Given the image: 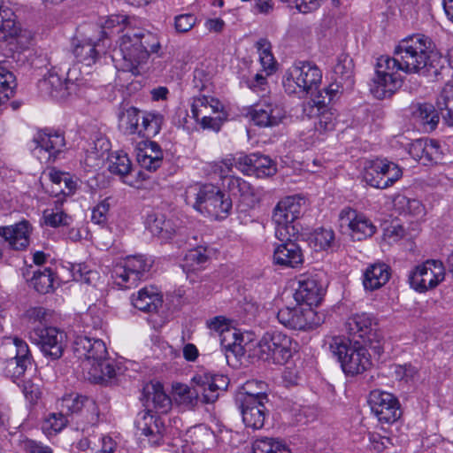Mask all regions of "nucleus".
Returning a JSON list of instances; mask_svg holds the SVG:
<instances>
[{
  "instance_id": "nucleus-17",
  "label": "nucleus",
  "mask_w": 453,
  "mask_h": 453,
  "mask_svg": "<svg viewBox=\"0 0 453 453\" xmlns=\"http://www.w3.org/2000/svg\"><path fill=\"white\" fill-rule=\"evenodd\" d=\"M255 125L261 127L278 126L286 117V111L272 97H262L250 111Z\"/></svg>"
},
{
  "instance_id": "nucleus-61",
  "label": "nucleus",
  "mask_w": 453,
  "mask_h": 453,
  "mask_svg": "<svg viewBox=\"0 0 453 453\" xmlns=\"http://www.w3.org/2000/svg\"><path fill=\"white\" fill-rule=\"evenodd\" d=\"M314 242L316 246L321 250L330 248L334 240V233L331 229L321 228L314 233Z\"/></svg>"
},
{
  "instance_id": "nucleus-62",
  "label": "nucleus",
  "mask_w": 453,
  "mask_h": 453,
  "mask_svg": "<svg viewBox=\"0 0 453 453\" xmlns=\"http://www.w3.org/2000/svg\"><path fill=\"white\" fill-rule=\"evenodd\" d=\"M110 209V203L107 199L98 203L93 209L91 213V221L97 225L106 223L107 215Z\"/></svg>"
},
{
  "instance_id": "nucleus-58",
  "label": "nucleus",
  "mask_w": 453,
  "mask_h": 453,
  "mask_svg": "<svg viewBox=\"0 0 453 453\" xmlns=\"http://www.w3.org/2000/svg\"><path fill=\"white\" fill-rule=\"evenodd\" d=\"M106 30H116L117 33H125L129 27L128 17L120 14H112L108 17L104 26Z\"/></svg>"
},
{
  "instance_id": "nucleus-40",
  "label": "nucleus",
  "mask_w": 453,
  "mask_h": 453,
  "mask_svg": "<svg viewBox=\"0 0 453 453\" xmlns=\"http://www.w3.org/2000/svg\"><path fill=\"white\" fill-rule=\"evenodd\" d=\"M223 110L222 104L214 97L200 96L194 97L191 104V112L196 121L204 116L219 113Z\"/></svg>"
},
{
  "instance_id": "nucleus-11",
  "label": "nucleus",
  "mask_w": 453,
  "mask_h": 453,
  "mask_svg": "<svg viewBox=\"0 0 453 453\" xmlns=\"http://www.w3.org/2000/svg\"><path fill=\"white\" fill-rule=\"evenodd\" d=\"M445 278L441 261L430 259L417 265L409 274L410 286L419 293L435 288Z\"/></svg>"
},
{
  "instance_id": "nucleus-60",
  "label": "nucleus",
  "mask_w": 453,
  "mask_h": 453,
  "mask_svg": "<svg viewBox=\"0 0 453 453\" xmlns=\"http://www.w3.org/2000/svg\"><path fill=\"white\" fill-rule=\"evenodd\" d=\"M236 159L237 157H226L219 162H214L211 165V170L220 179L227 182V179L230 177L228 173L232 172L234 165L236 167Z\"/></svg>"
},
{
  "instance_id": "nucleus-56",
  "label": "nucleus",
  "mask_w": 453,
  "mask_h": 453,
  "mask_svg": "<svg viewBox=\"0 0 453 453\" xmlns=\"http://www.w3.org/2000/svg\"><path fill=\"white\" fill-rule=\"evenodd\" d=\"M67 424L66 416L59 413H50L42 425V430L49 435L60 432Z\"/></svg>"
},
{
  "instance_id": "nucleus-32",
  "label": "nucleus",
  "mask_w": 453,
  "mask_h": 453,
  "mask_svg": "<svg viewBox=\"0 0 453 453\" xmlns=\"http://www.w3.org/2000/svg\"><path fill=\"white\" fill-rule=\"evenodd\" d=\"M140 165L150 172L157 170L163 162V151L160 146L152 141H145L137 152Z\"/></svg>"
},
{
  "instance_id": "nucleus-22",
  "label": "nucleus",
  "mask_w": 453,
  "mask_h": 453,
  "mask_svg": "<svg viewBox=\"0 0 453 453\" xmlns=\"http://www.w3.org/2000/svg\"><path fill=\"white\" fill-rule=\"evenodd\" d=\"M345 326L348 333L361 339L364 344H372L375 339L376 323L371 314H353L347 319Z\"/></svg>"
},
{
  "instance_id": "nucleus-45",
  "label": "nucleus",
  "mask_w": 453,
  "mask_h": 453,
  "mask_svg": "<svg viewBox=\"0 0 453 453\" xmlns=\"http://www.w3.org/2000/svg\"><path fill=\"white\" fill-rule=\"evenodd\" d=\"M377 165L381 167L380 176L384 180V187L389 188L403 176L402 168L388 158H376Z\"/></svg>"
},
{
  "instance_id": "nucleus-50",
  "label": "nucleus",
  "mask_w": 453,
  "mask_h": 453,
  "mask_svg": "<svg viewBox=\"0 0 453 453\" xmlns=\"http://www.w3.org/2000/svg\"><path fill=\"white\" fill-rule=\"evenodd\" d=\"M35 289L41 294H46L53 288V273L51 269L44 268L43 271H36L31 279Z\"/></svg>"
},
{
  "instance_id": "nucleus-28",
  "label": "nucleus",
  "mask_w": 453,
  "mask_h": 453,
  "mask_svg": "<svg viewBox=\"0 0 453 453\" xmlns=\"http://www.w3.org/2000/svg\"><path fill=\"white\" fill-rule=\"evenodd\" d=\"M178 219L168 218L160 212L151 213L147 218L148 227L152 234L167 241L172 239L179 228Z\"/></svg>"
},
{
  "instance_id": "nucleus-39",
  "label": "nucleus",
  "mask_w": 453,
  "mask_h": 453,
  "mask_svg": "<svg viewBox=\"0 0 453 453\" xmlns=\"http://www.w3.org/2000/svg\"><path fill=\"white\" fill-rule=\"evenodd\" d=\"M354 65L347 56L340 57L334 67L332 79L343 86L345 89H352L355 81L353 74Z\"/></svg>"
},
{
  "instance_id": "nucleus-18",
  "label": "nucleus",
  "mask_w": 453,
  "mask_h": 453,
  "mask_svg": "<svg viewBox=\"0 0 453 453\" xmlns=\"http://www.w3.org/2000/svg\"><path fill=\"white\" fill-rule=\"evenodd\" d=\"M34 150L40 158L54 162L65 148L63 133L50 130L38 131L33 137Z\"/></svg>"
},
{
  "instance_id": "nucleus-24",
  "label": "nucleus",
  "mask_w": 453,
  "mask_h": 453,
  "mask_svg": "<svg viewBox=\"0 0 453 453\" xmlns=\"http://www.w3.org/2000/svg\"><path fill=\"white\" fill-rule=\"evenodd\" d=\"M193 382L197 385L205 403H214L219 398V391L226 390L228 385L226 377L208 373L196 375Z\"/></svg>"
},
{
  "instance_id": "nucleus-1",
  "label": "nucleus",
  "mask_w": 453,
  "mask_h": 453,
  "mask_svg": "<svg viewBox=\"0 0 453 453\" xmlns=\"http://www.w3.org/2000/svg\"><path fill=\"white\" fill-rule=\"evenodd\" d=\"M394 51L407 74L417 73L426 77L436 78L441 68L435 63L433 55V42L424 35L416 34L401 40Z\"/></svg>"
},
{
  "instance_id": "nucleus-47",
  "label": "nucleus",
  "mask_w": 453,
  "mask_h": 453,
  "mask_svg": "<svg viewBox=\"0 0 453 453\" xmlns=\"http://www.w3.org/2000/svg\"><path fill=\"white\" fill-rule=\"evenodd\" d=\"M88 401V397L79 395L78 393L65 395L59 403L60 411L65 416L77 413L81 411L85 403Z\"/></svg>"
},
{
  "instance_id": "nucleus-42",
  "label": "nucleus",
  "mask_w": 453,
  "mask_h": 453,
  "mask_svg": "<svg viewBox=\"0 0 453 453\" xmlns=\"http://www.w3.org/2000/svg\"><path fill=\"white\" fill-rule=\"evenodd\" d=\"M115 366L107 360L103 359L88 370V380L94 383H105L115 377Z\"/></svg>"
},
{
  "instance_id": "nucleus-34",
  "label": "nucleus",
  "mask_w": 453,
  "mask_h": 453,
  "mask_svg": "<svg viewBox=\"0 0 453 453\" xmlns=\"http://www.w3.org/2000/svg\"><path fill=\"white\" fill-rule=\"evenodd\" d=\"M134 426L142 434L152 437V441L155 443L162 439L163 423L150 411H143L139 412L136 416Z\"/></svg>"
},
{
  "instance_id": "nucleus-15",
  "label": "nucleus",
  "mask_w": 453,
  "mask_h": 453,
  "mask_svg": "<svg viewBox=\"0 0 453 453\" xmlns=\"http://www.w3.org/2000/svg\"><path fill=\"white\" fill-rule=\"evenodd\" d=\"M368 403L380 423L392 424L402 416L400 403L391 393L372 390L369 395Z\"/></svg>"
},
{
  "instance_id": "nucleus-27",
  "label": "nucleus",
  "mask_w": 453,
  "mask_h": 453,
  "mask_svg": "<svg viewBox=\"0 0 453 453\" xmlns=\"http://www.w3.org/2000/svg\"><path fill=\"white\" fill-rule=\"evenodd\" d=\"M133 306L143 312H157L163 304L162 294L153 286L144 287L131 296Z\"/></svg>"
},
{
  "instance_id": "nucleus-2",
  "label": "nucleus",
  "mask_w": 453,
  "mask_h": 453,
  "mask_svg": "<svg viewBox=\"0 0 453 453\" xmlns=\"http://www.w3.org/2000/svg\"><path fill=\"white\" fill-rule=\"evenodd\" d=\"M159 48L160 43L153 34L141 28H127L119 39L124 68L134 73L141 64L146 62L150 53L157 52Z\"/></svg>"
},
{
  "instance_id": "nucleus-59",
  "label": "nucleus",
  "mask_w": 453,
  "mask_h": 453,
  "mask_svg": "<svg viewBox=\"0 0 453 453\" xmlns=\"http://www.w3.org/2000/svg\"><path fill=\"white\" fill-rule=\"evenodd\" d=\"M208 258L207 248L203 246L189 250L185 256L186 264L189 266L201 265L207 262Z\"/></svg>"
},
{
  "instance_id": "nucleus-26",
  "label": "nucleus",
  "mask_w": 453,
  "mask_h": 453,
  "mask_svg": "<svg viewBox=\"0 0 453 453\" xmlns=\"http://www.w3.org/2000/svg\"><path fill=\"white\" fill-rule=\"evenodd\" d=\"M32 226L27 220H22L12 226H1L0 236L13 250H22L29 245Z\"/></svg>"
},
{
  "instance_id": "nucleus-5",
  "label": "nucleus",
  "mask_w": 453,
  "mask_h": 453,
  "mask_svg": "<svg viewBox=\"0 0 453 453\" xmlns=\"http://www.w3.org/2000/svg\"><path fill=\"white\" fill-rule=\"evenodd\" d=\"M358 341L351 343L342 337H334L329 348L334 356L337 357L346 374L357 375L366 371L372 365L370 354Z\"/></svg>"
},
{
  "instance_id": "nucleus-54",
  "label": "nucleus",
  "mask_w": 453,
  "mask_h": 453,
  "mask_svg": "<svg viewBox=\"0 0 453 453\" xmlns=\"http://www.w3.org/2000/svg\"><path fill=\"white\" fill-rule=\"evenodd\" d=\"M329 95H326L324 90L318 91L313 97L303 105V111L307 116H311L314 111H319L324 109H330L328 104L332 102Z\"/></svg>"
},
{
  "instance_id": "nucleus-46",
  "label": "nucleus",
  "mask_w": 453,
  "mask_h": 453,
  "mask_svg": "<svg viewBox=\"0 0 453 453\" xmlns=\"http://www.w3.org/2000/svg\"><path fill=\"white\" fill-rule=\"evenodd\" d=\"M253 453H291L288 446L274 438H260L253 443Z\"/></svg>"
},
{
  "instance_id": "nucleus-14",
  "label": "nucleus",
  "mask_w": 453,
  "mask_h": 453,
  "mask_svg": "<svg viewBox=\"0 0 453 453\" xmlns=\"http://www.w3.org/2000/svg\"><path fill=\"white\" fill-rule=\"evenodd\" d=\"M277 319L284 326L293 330L307 331L319 326L322 318L312 308L285 307L277 313Z\"/></svg>"
},
{
  "instance_id": "nucleus-48",
  "label": "nucleus",
  "mask_w": 453,
  "mask_h": 453,
  "mask_svg": "<svg viewBox=\"0 0 453 453\" xmlns=\"http://www.w3.org/2000/svg\"><path fill=\"white\" fill-rule=\"evenodd\" d=\"M175 395H177L176 400L180 404L189 409L195 407L197 404L201 395L200 390L196 384H195V386L192 388L185 385H180L175 388Z\"/></svg>"
},
{
  "instance_id": "nucleus-7",
  "label": "nucleus",
  "mask_w": 453,
  "mask_h": 453,
  "mask_svg": "<svg viewBox=\"0 0 453 453\" xmlns=\"http://www.w3.org/2000/svg\"><path fill=\"white\" fill-rule=\"evenodd\" d=\"M296 350V342L287 334L279 331L264 334L257 345V356L259 359L273 364L287 363Z\"/></svg>"
},
{
  "instance_id": "nucleus-38",
  "label": "nucleus",
  "mask_w": 453,
  "mask_h": 453,
  "mask_svg": "<svg viewBox=\"0 0 453 453\" xmlns=\"http://www.w3.org/2000/svg\"><path fill=\"white\" fill-rule=\"evenodd\" d=\"M147 405L152 406L162 412L166 411L171 407V399L163 390V386L159 382H151L143 388Z\"/></svg>"
},
{
  "instance_id": "nucleus-43",
  "label": "nucleus",
  "mask_w": 453,
  "mask_h": 453,
  "mask_svg": "<svg viewBox=\"0 0 453 453\" xmlns=\"http://www.w3.org/2000/svg\"><path fill=\"white\" fill-rule=\"evenodd\" d=\"M20 31L15 20L14 13L9 9H3L0 5V41L14 38Z\"/></svg>"
},
{
  "instance_id": "nucleus-29",
  "label": "nucleus",
  "mask_w": 453,
  "mask_h": 453,
  "mask_svg": "<svg viewBox=\"0 0 453 453\" xmlns=\"http://www.w3.org/2000/svg\"><path fill=\"white\" fill-rule=\"evenodd\" d=\"M410 155L424 165L437 163L441 159V151L437 142L428 139H418L411 143Z\"/></svg>"
},
{
  "instance_id": "nucleus-12",
  "label": "nucleus",
  "mask_w": 453,
  "mask_h": 453,
  "mask_svg": "<svg viewBox=\"0 0 453 453\" xmlns=\"http://www.w3.org/2000/svg\"><path fill=\"white\" fill-rule=\"evenodd\" d=\"M65 334L53 326L38 325L30 332V340L36 344L45 357L52 360L60 358L65 349Z\"/></svg>"
},
{
  "instance_id": "nucleus-20",
  "label": "nucleus",
  "mask_w": 453,
  "mask_h": 453,
  "mask_svg": "<svg viewBox=\"0 0 453 453\" xmlns=\"http://www.w3.org/2000/svg\"><path fill=\"white\" fill-rule=\"evenodd\" d=\"M236 168L245 175L257 178L270 177L277 172L276 164L268 156L260 153H241L236 159Z\"/></svg>"
},
{
  "instance_id": "nucleus-36",
  "label": "nucleus",
  "mask_w": 453,
  "mask_h": 453,
  "mask_svg": "<svg viewBox=\"0 0 453 453\" xmlns=\"http://www.w3.org/2000/svg\"><path fill=\"white\" fill-rule=\"evenodd\" d=\"M226 186L233 196L242 198L249 205H254L259 200L254 188L241 177L230 176Z\"/></svg>"
},
{
  "instance_id": "nucleus-51",
  "label": "nucleus",
  "mask_w": 453,
  "mask_h": 453,
  "mask_svg": "<svg viewBox=\"0 0 453 453\" xmlns=\"http://www.w3.org/2000/svg\"><path fill=\"white\" fill-rule=\"evenodd\" d=\"M311 117H316L318 120L315 122V129L320 133L332 131L335 126L336 114L330 109H324L319 111H314Z\"/></svg>"
},
{
  "instance_id": "nucleus-53",
  "label": "nucleus",
  "mask_w": 453,
  "mask_h": 453,
  "mask_svg": "<svg viewBox=\"0 0 453 453\" xmlns=\"http://www.w3.org/2000/svg\"><path fill=\"white\" fill-rule=\"evenodd\" d=\"M15 78L12 73L0 67V105L6 103L13 96Z\"/></svg>"
},
{
  "instance_id": "nucleus-44",
  "label": "nucleus",
  "mask_w": 453,
  "mask_h": 453,
  "mask_svg": "<svg viewBox=\"0 0 453 453\" xmlns=\"http://www.w3.org/2000/svg\"><path fill=\"white\" fill-rule=\"evenodd\" d=\"M259 54V61L266 76L271 75L276 70V60L272 52V44L266 38H260L255 44Z\"/></svg>"
},
{
  "instance_id": "nucleus-55",
  "label": "nucleus",
  "mask_w": 453,
  "mask_h": 453,
  "mask_svg": "<svg viewBox=\"0 0 453 453\" xmlns=\"http://www.w3.org/2000/svg\"><path fill=\"white\" fill-rule=\"evenodd\" d=\"M381 167L377 165L376 159L367 163L363 173L364 180L372 188L385 189L384 180L380 176Z\"/></svg>"
},
{
  "instance_id": "nucleus-10",
  "label": "nucleus",
  "mask_w": 453,
  "mask_h": 453,
  "mask_svg": "<svg viewBox=\"0 0 453 453\" xmlns=\"http://www.w3.org/2000/svg\"><path fill=\"white\" fill-rule=\"evenodd\" d=\"M150 267L151 261L144 256H130L123 263L115 265L112 278L118 286L128 289L136 287Z\"/></svg>"
},
{
  "instance_id": "nucleus-4",
  "label": "nucleus",
  "mask_w": 453,
  "mask_h": 453,
  "mask_svg": "<svg viewBox=\"0 0 453 453\" xmlns=\"http://www.w3.org/2000/svg\"><path fill=\"white\" fill-rule=\"evenodd\" d=\"M400 71L403 72V67L395 51L392 57L383 55L377 58L375 76L370 84V91L374 97H390L402 86Z\"/></svg>"
},
{
  "instance_id": "nucleus-33",
  "label": "nucleus",
  "mask_w": 453,
  "mask_h": 453,
  "mask_svg": "<svg viewBox=\"0 0 453 453\" xmlns=\"http://www.w3.org/2000/svg\"><path fill=\"white\" fill-rule=\"evenodd\" d=\"M268 385L257 380L246 381L238 391L235 402L241 403H256L258 401H268L267 395Z\"/></svg>"
},
{
  "instance_id": "nucleus-41",
  "label": "nucleus",
  "mask_w": 453,
  "mask_h": 453,
  "mask_svg": "<svg viewBox=\"0 0 453 453\" xmlns=\"http://www.w3.org/2000/svg\"><path fill=\"white\" fill-rule=\"evenodd\" d=\"M436 105L443 120L453 126V82L446 83L437 97Z\"/></svg>"
},
{
  "instance_id": "nucleus-31",
  "label": "nucleus",
  "mask_w": 453,
  "mask_h": 453,
  "mask_svg": "<svg viewBox=\"0 0 453 453\" xmlns=\"http://www.w3.org/2000/svg\"><path fill=\"white\" fill-rule=\"evenodd\" d=\"M391 269L385 263L370 265L364 273L363 285L366 290L373 291L380 288L390 279Z\"/></svg>"
},
{
  "instance_id": "nucleus-8",
  "label": "nucleus",
  "mask_w": 453,
  "mask_h": 453,
  "mask_svg": "<svg viewBox=\"0 0 453 453\" xmlns=\"http://www.w3.org/2000/svg\"><path fill=\"white\" fill-rule=\"evenodd\" d=\"M305 200L300 196H287L281 199L273 211L272 219L276 225L275 236L278 240H285L296 234L293 223L303 213Z\"/></svg>"
},
{
  "instance_id": "nucleus-21",
  "label": "nucleus",
  "mask_w": 453,
  "mask_h": 453,
  "mask_svg": "<svg viewBox=\"0 0 453 453\" xmlns=\"http://www.w3.org/2000/svg\"><path fill=\"white\" fill-rule=\"evenodd\" d=\"M74 87V83L69 80L63 79L55 70L48 72L43 79L39 81L38 88L44 96L52 97L60 101L66 99Z\"/></svg>"
},
{
  "instance_id": "nucleus-23",
  "label": "nucleus",
  "mask_w": 453,
  "mask_h": 453,
  "mask_svg": "<svg viewBox=\"0 0 453 453\" xmlns=\"http://www.w3.org/2000/svg\"><path fill=\"white\" fill-rule=\"evenodd\" d=\"M281 243L277 244L273 251V262L276 265L297 268L303 265L304 256L301 246L290 237L280 240Z\"/></svg>"
},
{
  "instance_id": "nucleus-30",
  "label": "nucleus",
  "mask_w": 453,
  "mask_h": 453,
  "mask_svg": "<svg viewBox=\"0 0 453 453\" xmlns=\"http://www.w3.org/2000/svg\"><path fill=\"white\" fill-rule=\"evenodd\" d=\"M267 403L268 401H258L250 403H236L241 411L242 421L247 427L257 430L264 426L267 411L265 403Z\"/></svg>"
},
{
  "instance_id": "nucleus-63",
  "label": "nucleus",
  "mask_w": 453,
  "mask_h": 453,
  "mask_svg": "<svg viewBox=\"0 0 453 453\" xmlns=\"http://www.w3.org/2000/svg\"><path fill=\"white\" fill-rule=\"evenodd\" d=\"M196 22L195 15L180 14L174 18V27L178 33H187L195 26Z\"/></svg>"
},
{
  "instance_id": "nucleus-6",
  "label": "nucleus",
  "mask_w": 453,
  "mask_h": 453,
  "mask_svg": "<svg viewBox=\"0 0 453 453\" xmlns=\"http://www.w3.org/2000/svg\"><path fill=\"white\" fill-rule=\"evenodd\" d=\"M322 80L320 69L311 62H298L287 72L283 86L288 94H311L318 90Z\"/></svg>"
},
{
  "instance_id": "nucleus-57",
  "label": "nucleus",
  "mask_w": 453,
  "mask_h": 453,
  "mask_svg": "<svg viewBox=\"0 0 453 453\" xmlns=\"http://www.w3.org/2000/svg\"><path fill=\"white\" fill-rule=\"evenodd\" d=\"M71 273L74 280L86 284H91L97 275L96 272L88 269L84 263L72 265Z\"/></svg>"
},
{
  "instance_id": "nucleus-52",
  "label": "nucleus",
  "mask_w": 453,
  "mask_h": 453,
  "mask_svg": "<svg viewBox=\"0 0 453 453\" xmlns=\"http://www.w3.org/2000/svg\"><path fill=\"white\" fill-rule=\"evenodd\" d=\"M42 218L44 224L51 227L68 226L71 221V217L65 213L58 205L55 208L44 210Z\"/></svg>"
},
{
  "instance_id": "nucleus-64",
  "label": "nucleus",
  "mask_w": 453,
  "mask_h": 453,
  "mask_svg": "<svg viewBox=\"0 0 453 453\" xmlns=\"http://www.w3.org/2000/svg\"><path fill=\"white\" fill-rule=\"evenodd\" d=\"M226 118V113H224L222 110L219 113L204 116L201 118L199 121L203 128H211L218 131Z\"/></svg>"
},
{
  "instance_id": "nucleus-13",
  "label": "nucleus",
  "mask_w": 453,
  "mask_h": 453,
  "mask_svg": "<svg viewBox=\"0 0 453 453\" xmlns=\"http://www.w3.org/2000/svg\"><path fill=\"white\" fill-rule=\"evenodd\" d=\"M339 226L342 233L349 234L353 241H362L376 232V226L365 215L349 207L341 211Z\"/></svg>"
},
{
  "instance_id": "nucleus-19",
  "label": "nucleus",
  "mask_w": 453,
  "mask_h": 453,
  "mask_svg": "<svg viewBox=\"0 0 453 453\" xmlns=\"http://www.w3.org/2000/svg\"><path fill=\"white\" fill-rule=\"evenodd\" d=\"M298 287L294 298L298 303L311 308L318 306L324 296L325 289L318 273H303L297 278Z\"/></svg>"
},
{
  "instance_id": "nucleus-3",
  "label": "nucleus",
  "mask_w": 453,
  "mask_h": 453,
  "mask_svg": "<svg viewBox=\"0 0 453 453\" xmlns=\"http://www.w3.org/2000/svg\"><path fill=\"white\" fill-rule=\"evenodd\" d=\"M185 201L197 211L214 218L223 217V214H227L232 209L230 197L212 184L188 188Z\"/></svg>"
},
{
  "instance_id": "nucleus-35",
  "label": "nucleus",
  "mask_w": 453,
  "mask_h": 453,
  "mask_svg": "<svg viewBox=\"0 0 453 453\" xmlns=\"http://www.w3.org/2000/svg\"><path fill=\"white\" fill-rule=\"evenodd\" d=\"M413 118L427 131H433L439 123V114L434 106L428 103H418L412 105Z\"/></svg>"
},
{
  "instance_id": "nucleus-25",
  "label": "nucleus",
  "mask_w": 453,
  "mask_h": 453,
  "mask_svg": "<svg viewBox=\"0 0 453 453\" xmlns=\"http://www.w3.org/2000/svg\"><path fill=\"white\" fill-rule=\"evenodd\" d=\"M16 355L6 362L4 368L7 376L18 379L24 375L28 366H32V356L26 342L19 338H14Z\"/></svg>"
},
{
  "instance_id": "nucleus-16",
  "label": "nucleus",
  "mask_w": 453,
  "mask_h": 453,
  "mask_svg": "<svg viewBox=\"0 0 453 453\" xmlns=\"http://www.w3.org/2000/svg\"><path fill=\"white\" fill-rule=\"evenodd\" d=\"M74 356L82 361L84 370H88L92 365L105 359L108 351L105 343L97 338H90L87 335H78L73 344Z\"/></svg>"
},
{
  "instance_id": "nucleus-9",
  "label": "nucleus",
  "mask_w": 453,
  "mask_h": 453,
  "mask_svg": "<svg viewBox=\"0 0 453 453\" xmlns=\"http://www.w3.org/2000/svg\"><path fill=\"white\" fill-rule=\"evenodd\" d=\"M119 118L126 134H138L146 137L158 134L164 120L163 116L159 113H142L135 107L127 109Z\"/></svg>"
},
{
  "instance_id": "nucleus-37",
  "label": "nucleus",
  "mask_w": 453,
  "mask_h": 453,
  "mask_svg": "<svg viewBox=\"0 0 453 453\" xmlns=\"http://www.w3.org/2000/svg\"><path fill=\"white\" fill-rule=\"evenodd\" d=\"M108 170L119 175L125 183L131 187H137L136 182L127 180L132 172V164L127 154L118 151L109 157Z\"/></svg>"
},
{
  "instance_id": "nucleus-49",
  "label": "nucleus",
  "mask_w": 453,
  "mask_h": 453,
  "mask_svg": "<svg viewBox=\"0 0 453 453\" xmlns=\"http://www.w3.org/2000/svg\"><path fill=\"white\" fill-rule=\"evenodd\" d=\"M73 53L78 61L85 63L86 65L95 64L98 57L96 44L91 42H84L78 44L74 48Z\"/></svg>"
}]
</instances>
